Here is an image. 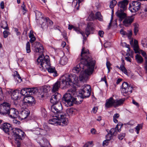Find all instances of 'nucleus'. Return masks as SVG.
Returning a JSON list of instances; mask_svg holds the SVG:
<instances>
[{
  "label": "nucleus",
  "mask_w": 147,
  "mask_h": 147,
  "mask_svg": "<svg viewBox=\"0 0 147 147\" xmlns=\"http://www.w3.org/2000/svg\"><path fill=\"white\" fill-rule=\"evenodd\" d=\"M24 103H27L29 105H32L35 103L33 97L31 96H26L24 99Z\"/></svg>",
  "instance_id": "dca6fc26"
},
{
  "label": "nucleus",
  "mask_w": 147,
  "mask_h": 147,
  "mask_svg": "<svg viewBox=\"0 0 147 147\" xmlns=\"http://www.w3.org/2000/svg\"><path fill=\"white\" fill-rule=\"evenodd\" d=\"M124 101V98L119 100H115L113 97H111L106 100L105 107L107 108H111L113 107L116 108L122 105Z\"/></svg>",
  "instance_id": "39448f33"
},
{
  "label": "nucleus",
  "mask_w": 147,
  "mask_h": 147,
  "mask_svg": "<svg viewBox=\"0 0 147 147\" xmlns=\"http://www.w3.org/2000/svg\"><path fill=\"white\" fill-rule=\"evenodd\" d=\"M142 7L140 2L134 1H132V5L129 7V9L131 12L136 13L140 9H142Z\"/></svg>",
  "instance_id": "9d476101"
},
{
  "label": "nucleus",
  "mask_w": 147,
  "mask_h": 147,
  "mask_svg": "<svg viewBox=\"0 0 147 147\" xmlns=\"http://www.w3.org/2000/svg\"><path fill=\"white\" fill-rule=\"evenodd\" d=\"M119 114L118 113H116L113 116V118H118L119 117Z\"/></svg>",
  "instance_id": "0e129e2a"
},
{
  "label": "nucleus",
  "mask_w": 147,
  "mask_h": 147,
  "mask_svg": "<svg viewBox=\"0 0 147 147\" xmlns=\"http://www.w3.org/2000/svg\"><path fill=\"white\" fill-rule=\"evenodd\" d=\"M89 51L85 50L83 47L81 52L80 63L72 69L73 72L78 73L81 71L79 76L80 81H86L88 79V76L92 73L95 61L90 57Z\"/></svg>",
  "instance_id": "f257e3e1"
},
{
  "label": "nucleus",
  "mask_w": 147,
  "mask_h": 147,
  "mask_svg": "<svg viewBox=\"0 0 147 147\" xmlns=\"http://www.w3.org/2000/svg\"><path fill=\"white\" fill-rule=\"evenodd\" d=\"M106 130L107 132H109L113 136L116 135L117 132H120L121 129H106Z\"/></svg>",
  "instance_id": "393cba45"
},
{
  "label": "nucleus",
  "mask_w": 147,
  "mask_h": 147,
  "mask_svg": "<svg viewBox=\"0 0 147 147\" xmlns=\"http://www.w3.org/2000/svg\"><path fill=\"white\" fill-rule=\"evenodd\" d=\"M98 34L100 37H102L103 36L104 32L102 30H100L98 32Z\"/></svg>",
  "instance_id": "3c124183"
},
{
  "label": "nucleus",
  "mask_w": 147,
  "mask_h": 147,
  "mask_svg": "<svg viewBox=\"0 0 147 147\" xmlns=\"http://www.w3.org/2000/svg\"><path fill=\"white\" fill-rule=\"evenodd\" d=\"M136 59L137 62L139 63H141L143 61V59L142 56L138 54L136 55Z\"/></svg>",
  "instance_id": "473e14b6"
},
{
  "label": "nucleus",
  "mask_w": 147,
  "mask_h": 147,
  "mask_svg": "<svg viewBox=\"0 0 147 147\" xmlns=\"http://www.w3.org/2000/svg\"><path fill=\"white\" fill-rule=\"evenodd\" d=\"M47 90L46 88H45L41 89L40 90V92H39L38 96L39 97L43 98L47 94Z\"/></svg>",
  "instance_id": "a878e982"
},
{
  "label": "nucleus",
  "mask_w": 147,
  "mask_h": 147,
  "mask_svg": "<svg viewBox=\"0 0 147 147\" xmlns=\"http://www.w3.org/2000/svg\"><path fill=\"white\" fill-rule=\"evenodd\" d=\"M60 82L59 81H57L53 85L52 92H55L57 91L60 88Z\"/></svg>",
  "instance_id": "4be33fe9"
},
{
  "label": "nucleus",
  "mask_w": 147,
  "mask_h": 147,
  "mask_svg": "<svg viewBox=\"0 0 147 147\" xmlns=\"http://www.w3.org/2000/svg\"><path fill=\"white\" fill-rule=\"evenodd\" d=\"M9 32L6 30H5L3 32V34L4 35V37L5 38H7L9 35Z\"/></svg>",
  "instance_id": "49530a36"
},
{
  "label": "nucleus",
  "mask_w": 147,
  "mask_h": 147,
  "mask_svg": "<svg viewBox=\"0 0 147 147\" xmlns=\"http://www.w3.org/2000/svg\"><path fill=\"white\" fill-rule=\"evenodd\" d=\"M106 65L107 69L111 68V64L109 61H107V62Z\"/></svg>",
  "instance_id": "bf43d9fd"
},
{
  "label": "nucleus",
  "mask_w": 147,
  "mask_h": 147,
  "mask_svg": "<svg viewBox=\"0 0 147 147\" xmlns=\"http://www.w3.org/2000/svg\"><path fill=\"white\" fill-rule=\"evenodd\" d=\"M90 131L92 134H95L96 133V129H91Z\"/></svg>",
  "instance_id": "338daca9"
},
{
  "label": "nucleus",
  "mask_w": 147,
  "mask_h": 147,
  "mask_svg": "<svg viewBox=\"0 0 147 147\" xmlns=\"http://www.w3.org/2000/svg\"><path fill=\"white\" fill-rule=\"evenodd\" d=\"M76 88L74 87L69 90L68 91V93H67L71 94V95L74 96V97H75L76 95Z\"/></svg>",
  "instance_id": "bb28decb"
},
{
  "label": "nucleus",
  "mask_w": 147,
  "mask_h": 147,
  "mask_svg": "<svg viewBox=\"0 0 147 147\" xmlns=\"http://www.w3.org/2000/svg\"><path fill=\"white\" fill-rule=\"evenodd\" d=\"M36 63L37 65H40V68L47 69L48 71L52 74L54 76H57V74L55 67L50 65L48 56L46 55L45 57L42 54L37 59Z\"/></svg>",
  "instance_id": "f03ea898"
},
{
  "label": "nucleus",
  "mask_w": 147,
  "mask_h": 147,
  "mask_svg": "<svg viewBox=\"0 0 147 147\" xmlns=\"http://www.w3.org/2000/svg\"><path fill=\"white\" fill-rule=\"evenodd\" d=\"M13 76L15 78L17 79L18 82H20L22 81V79L21 78V77L20 76L19 74L17 71H15L14 72Z\"/></svg>",
  "instance_id": "c756f323"
},
{
  "label": "nucleus",
  "mask_w": 147,
  "mask_h": 147,
  "mask_svg": "<svg viewBox=\"0 0 147 147\" xmlns=\"http://www.w3.org/2000/svg\"><path fill=\"white\" fill-rule=\"evenodd\" d=\"M20 91L16 90L12 91L11 93V98L14 100H16L19 98Z\"/></svg>",
  "instance_id": "aec40b11"
},
{
  "label": "nucleus",
  "mask_w": 147,
  "mask_h": 147,
  "mask_svg": "<svg viewBox=\"0 0 147 147\" xmlns=\"http://www.w3.org/2000/svg\"><path fill=\"white\" fill-rule=\"evenodd\" d=\"M28 88H24L21 90L20 94L23 96H26L29 93V91L28 90Z\"/></svg>",
  "instance_id": "2f4dec72"
},
{
  "label": "nucleus",
  "mask_w": 147,
  "mask_h": 147,
  "mask_svg": "<svg viewBox=\"0 0 147 147\" xmlns=\"http://www.w3.org/2000/svg\"><path fill=\"white\" fill-rule=\"evenodd\" d=\"M60 119H59L58 117H56V115L54 117H53V118L50 119L49 121V123L53 125H59V123L58 121H60V124L59 125H67L68 123V121H67V123L66 124L64 122H62L61 120Z\"/></svg>",
  "instance_id": "f8f14e48"
},
{
  "label": "nucleus",
  "mask_w": 147,
  "mask_h": 147,
  "mask_svg": "<svg viewBox=\"0 0 147 147\" xmlns=\"http://www.w3.org/2000/svg\"><path fill=\"white\" fill-rule=\"evenodd\" d=\"M109 142V141L107 140H105L103 142V146H107L108 145Z\"/></svg>",
  "instance_id": "09e8293b"
},
{
  "label": "nucleus",
  "mask_w": 147,
  "mask_h": 147,
  "mask_svg": "<svg viewBox=\"0 0 147 147\" xmlns=\"http://www.w3.org/2000/svg\"><path fill=\"white\" fill-rule=\"evenodd\" d=\"M14 134L12 136L15 138V142L17 145V147H20L21 145L20 141L24 138V133L21 129H14Z\"/></svg>",
  "instance_id": "423d86ee"
},
{
  "label": "nucleus",
  "mask_w": 147,
  "mask_h": 147,
  "mask_svg": "<svg viewBox=\"0 0 147 147\" xmlns=\"http://www.w3.org/2000/svg\"><path fill=\"white\" fill-rule=\"evenodd\" d=\"M10 109V105L9 103H3L0 106V114L3 115H7Z\"/></svg>",
  "instance_id": "9b49d317"
},
{
  "label": "nucleus",
  "mask_w": 147,
  "mask_h": 147,
  "mask_svg": "<svg viewBox=\"0 0 147 147\" xmlns=\"http://www.w3.org/2000/svg\"><path fill=\"white\" fill-rule=\"evenodd\" d=\"M112 136H113L110 134L109 132H108L106 136V140L110 141L111 139Z\"/></svg>",
  "instance_id": "a18cd8bd"
},
{
  "label": "nucleus",
  "mask_w": 147,
  "mask_h": 147,
  "mask_svg": "<svg viewBox=\"0 0 147 147\" xmlns=\"http://www.w3.org/2000/svg\"><path fill=\"white\" fill-rule=\"evenodd\" d=\"M123 44L124 45V46L128 48V50L129 51L130 50V46L129 45H127L126 44V43L125 42H124L123 43Z\"/></svg>",
  "instance_id": "e2e57ef3"
},
{
  "label": "nucleus",
  "mask_w": 147,
  "mask_h": 147,
  "mask_svg": "<svg viewBox=\"0 0 147 147\" xmlns=\"http://www.w3.org/2000/svg\"><path fill=\"white\" fill-rule=\"evenodd\" d=\"M30 38V42L31 43H33L36 40V38L35 36L31 37Z\"/></svg>",
  "instance_id": "6e6d98bb"
},
{
  "label": "nucleus",
  "mask_w": 147,
  "mask_h": 147,
  "mask_svg": "<svg viewBox=\"0 0 147 147\" xmlns=\"http://www.w3.org/2000/svg\"><path fill=\"white\" fill-rule=\"evenodd\" d=\"M93 143L92 141L88 142L82 147H92L93 145Z\"/></svg>",
  "instance_id": "a19ab883"
},
{
  "label": "nucleus",
  "mask_w": 147,
  "mask_h": 147,
  "mask_svg": "<svg viewBox=\"0 0 147 147\" xmlns=\"http://www.w3.org/2000/svg\"><path fill=\"white\" fill-rule=\"evenodd\" d=\"M94 29L93 27L88 24L85 31V33L87 36H88L90 33H92Z\"/></svg>",
  "instance_id": "b1692460"
},
{
  "label": "nucleus",
  "mask_w": 147,
  "mask_h": 147,
  "mask_svg": "<svg viewBox=\"0 0 147 147\" xmlns=\"http://www.w3.org/2000/svg\"><path fill=\"white\" fill-rule=\"evenodd\" d=\"M62 86L65 88L72 87L78 81V77L75 74H66L61 77Z\"/></svg>",
  "instance_id": "7ed1b4c3"
},
{
  "label": "nucleus",
  "mask_w": 147,
  "mask_h": 147,
  "mask_svg": "<svg viewBox=\"0 0 147 147\" xmlns=\"http://www.w3.org/2000/svg\"><path fill=\"white\" fill-rule=\"evenodd\" d=\"M63 101H64L67 103L70 106H72L74 103H80L77 98L72 96L71 94L66 93L65 94L62 98Z\"/></svg>",
  "instance_id": "0eeeda50"
},
{
  "label": "nucleus",
  "mask_w": 147,
  "mask_h": 147,
  "mask_svg": "<svg viewBox=\"0 0 147 147\" xmlns=\"http://www.w3.org/2000/svg\"><path fill=\"white\" fill-rule=\"evenodd\" d=\"M35 46V51L42 54L44 51V49L42 45L39 42H36L34 44Z\"/></svg>",
  "instance_id": "4468645a"
},
{
  "label": "nucleus",
  "mask_w": 147,
  "mask_h": 147,
  "mask_svg": "<svg viewBox=\"0 0 147 147\" xmlns=\"http://www.w3.org/2000/svg\"><path fill=\"white\" fill-rule=\"evenodd\" d=\"M67 61V58L65 57H62L60 60L59 63L62 65H65Z\"/></svg>",
  "instance_id": "7c9ffc66"
},
{
  "label": "nucleus",
  "mask_w": 147,
  "mask_h": 147,
  "mask_svg": "<svg viewBox=\"0 0 147 147\" xmlns=\"http://www.w3.org/2000/svg\"><path fill=\"white\" fill-rule=\"evenodd\" d=\"M91 87L89 85L86 84L82 86L80 92L82 98L89 97L91 94Z\"/></svg>",
  "instance_id": "1a4fd4ad"
},
{
  "label": "nucleus",
  "mask_w": 147,
  "mask_h": 147,
  "mask_svg": "<svg viewBox=\"0 0 147 147\" xmlns=\"http://www.w3.org/2000/svg\"><path fill=\"white\" fill-rule=\"evenodd\" d=\"M143 123H141L138 124L135 128V129H140L142 128L143 127Z\"/></svg>",
  "instance_id": "864d4df0"
},
{
  "label": "nucleus",
  "mask_w": 147,
  "mask_h": 147,
  "mask_svg": "<svg viewBox=\"0 0 147 147\" xmlns=\"http://www.w3.org/2000/svg\"><path fill=\"white\" fill-rule=\"evenodd\" d=\"M21 8H22V9L23 10L24 12V11H26V7L25 5L24 4V3H23V4L21 6Z\"/></svg>",
  "instance_id": "4d7b16f0"
},
{
  "label": "nucleus",
  "mask_w": 147,
  "mask_h": 147,
  "mask_svg": "<svg viewBox=\"0 0 147 147\" xmlns=\"http://www.w3.org/2000/svg\"><path fill=\"white\" fill-rule=\"evenodd\" d=\"M18 112L16 109L13 108H10L7 115L10 117L15 119L18 117Z\"/></svg>",
  "instance_id": "2eb2a0df"
},
{
  "label": "nucleus",
  "mask_w": 147,
  "mask_h": 147,
  "mask_svg": "<svg viewBox=\"0 0 147 147\" xmlns=\"http://www.w3.org/2000/svg\"><path fill=\"white\" fill-rule=\"evenodd\" d=\"M134 32L135 35H136L139 31V25L137 23H135L134 24Z\"/></svg>",
  "instance_id": "e433bc0d"
},
{
  "label": "nucleus",
  "mask_w": 147,
  "mask_h": 147,
  "mask_svg": "<svg viewBox=\"0 0 147 147\" xmlns=\"http://www.w3.org/2000/svg\"><path fill=\"white\" fill-rule=\"evenodd\" d=\"M134 18L132 16L126 18L123 20V23L126 26H128L133 22Z\"/></svg>",
  "instance_id": "f3484780"
},
{
  "label": "nucleus",
  "mask_w": 147,
  "mask_h": 147,
  "mask_svg": "<svg viewBox=\"0 0 147 147\" xmlns=\"http://www.w3.org/2000/svg\"><path fill=\"white\" fill-rule=\"evenodd\" d=\"M98 110V107H94L92 109V112L94 114H95L97 112V110Z\"/></svg>",
  "instance_id": "8fccbe9b"
},
{
  "label": "nucleus",
  "mask_w": 147,
  "mask_h": 147,
  "mask_svg": "<svg viewBox=\"0 0 147 147\" xmlns=\"http://www.w3.org/2000/svg\"><path fill=\"white\" fill-rule=\"evenodd\" d=\"M29 111L28 109L23 110L21 112L20 116L23 119H26L29 115Z\"/></svg>",
  "instance_id": "5701e85b"
},
{
  "label": "nucleus",
  "mask_w": 147,
  "mask_h": 147,
  "mask_svg": "<svg viewBox=\"0 0 147 147\" xmlns=\"http://www.w3.org/2000/svg\"><path fill=\"white\" fill-rule=\"evenodd\" d=\"M28 90L29 91V94H36L38 92V89L37 87L32 88H28Z\"/></svg>",
  "instance_id": "c85d7f7f"
},
{
  "label": "nucleus",
  "mask_w": 147,
  "mask_h": 147,
  "mask_svg": "<svg viewBox=\"0 0 147 147\" xmlns=\"http://www.w3.org/2000/svg\"><path fill=\"white\" fill-rule=\"evenodd\" d=\"M132 103L134 104L135 105L138 107L139 106V104L138 102H136L134 100H133Z\"/></svg>",
  "instance_id": "680f3d73"
},
{
  "label": "nucleus",
  "mask_w": 147,
  "mask_h": 147,
  "mask_svg": "<svg viewBox=\"0 0 147 147\" xmlns=\"http://www.w3.org/2000/svg\"><path fill=\"white\" fill-rule=\"evenodd\" d=\"M133 89L132 86L126 82H124L122 85L121 91L124 96H126L130 94L132 92Z\"/></svg>",
  "instance_id": "6e6552de"
},
{
  "label": "nucleus",
  "mask_w": 147,
  "mask_h": 147,
  "mask_svg": "<svg viewBox=\"0 0 147 147\" xmlns=\"http://www.w3.org/2000/svg\"><path fill=\"white\" fill-rule=\"evenodd\" d=\"M45 20L46 22H49L50 24H53V22L52 21L50 20L49 18H46L45 19Z\"/></svg>",
  "instance_id": "603ef678"
},
{
  "label": "nucleus",
  "mask_w": 147,
  "mask_h": 147,
  "mask_svg": "<svg viewBox=\"0 0 147 147\" xmlns=\"http://www.w3.org/2000/svg\"><path fill=\"white\" fill-rule=\"evenodd\" d=\"M26 49L27 53H29L31 52L30 45L29 42H28L26 43Z\"/></svg>",
  "instance_id": "37998d69"
},
{
  "label": "nucleus",
  "mask_w": 147,
  "mask_h": 147,
  "mask_svg": "<svg viewBox=\"0 0 147 147\" xmlns=\"http://www.w3.org/2000/svg\"><path fill=\"white\" fill-rule=\"evenodd\" d=\"M1 127L2 129H9L12 128V125L9 123L6 122L3 123Z\"/></svg>",
  "instance_id": "f704fd0d"
},
{
  "label": "nucleus",
  "mask_w": 147,
  "mask_h": 147,
  "mask_svg": "<svg viewBox=\"0 0 147 147\" xmlns=\"http://www.w3.org/2000/svg\"><path fill=\"white\" fill-rule=\"evenodd\" d=\"M0 6L1 8L2 9H3L4 8V3L3 1H2L0 4Z\"/></svg>",
  "instance_id": "774afa93"
},
{
  "label": "nucleus",
  "mask_w": 147,
  "mask_h": 147,
  "mask_svg": "<svg viewBox=\"0 0 147 147\" xmlns=\"http://www.w3.org/2000/svg\"><path fill=\"white\" fill-rule=\"evenodd\" d=\"M3 94L1 89V88H0V100H3Z\"/></svg>",
  "instance_id": "de8ad7c7"
},
{
  "label": "nucleus",
  "mask_w": 147,
  "mask_h": 147,
  "mask_svg": "<svg viewBox=\"0 0 147 147\" xmlns=\"http://www.w3.org/2000/svg\"><path fill=\"white\" fill-rule=\"evenodd\" d=\"M95 16L96 19H97L100 21L102 20V16L100 12H96L95 14Z\"/></svg>",
  "instance_id": "4c0bfd02"
},
{
  "label": "nucleus",
  "mask_w": 147,
  "mask_h": 147,
  "mask_svg": "<svg viewBox=\"0 0 147 147\" xmlns=\"http://www.w3.org/2000/svg\"><path fill=\"white\" fill-rule=\"evenodd\" d=\"M125 135V133L120 134L118 136V138L119 140H121L124 138Z\"/></svg>",
  "instance_id": "c03bdc74"
},
{
  "label": "nucleus",
  "mask_w": 147,
  "mask_h": 147,
  "mask_svg": "<svg viewBox=\"0 0 147 147\" xmlns=\"http://www.w3.org/2000/svg\"><path fill=\"white\" fill-rule=\"evenodd\" d=\"M3 131L5 133L7 134L8 135L10 136H12L13 134H14L13 133V131L14 129H2Z\"/></svg>",
  "instance_id": "c9c22d12"
},
{
  "label": "nucleus",
  "mask_w": 147,
  "mask_h": 147,
  "mask_svg": "<svg viewBox=\"0 0 147 147\" xmlns=\"http://www.w3.org/2000/svg\"><path fill=\"white\" fill-rule=\"evenodd\" d=\"M61 98V95L58 92H56L51 96L50 98V102L52 103L60 102V100Z\"/></svg>",
  "instance_id": "ddd939ff"
},
{
  "label": "nucleus",
  "mask_w": 147,
  "mask_h": 147,
  "mask_svg": "<svg viewBox=\"0 0 147 147\" xmlns=\"http://www.w3.org/2000/svg\"><path fill=\"white\" fill-rule=\"evenodd\" d=\"M116 67L121 70L126 75H128L127 70L123 65H121L120 67H119L118 66H117Z\"/></svg>",
  "instance_id": "72a5a7b5"
},
{
  "label": "nucleus",
  "mask_w": 147,
  "mask_h": 147,
  "mask_svg": "<svg viewBox=\"0 0 147 147\" xmlns=\"http://www.w3.org/2000/svg\"><path fill=\"white\" fill-rule=\"evenodd\" d=\"M129 123H128L127 124H125L123 125L121 122H119L115 129H121L122 127V126H125L124 127L125 128H129Z\"/></svg>",
  "instance_id": "cd10ccee"
},
{
  "label": "nucleus",
  "mask_w": 147,
  "mask_h": 147,
  "mask_svg": "<svg viewBox=\"0 0 147 147\" xmlns=\"http://www.w3.org/2000/svg\"><path fill=\"white\" fill-rule=\"evenodd\" d=\"M1 27L4 29H8L7 24V22L5 21H3L2 22Z\"/></svg>",
  "instance_id": "79ce46f5"
},
{
  "label": "nucleus",
  "mask_w": 147,
  "mask_h": 147,
  "mask_svg": "<svg viewBox=\"0 0 147 147\" xmlns=\"http://www.w3.org/2000/svg\"><path fill=\"white\" fill-rule=\"evenodd\" d=\"M126 35L128 36V38L130 39L131 38V36L132 35V31H130L128 34H126Z\"/></svg>",
  "instance_id": "13d9d810"
},
{
  "label": "nucleus",
  "mask_w": 147,
  "mask_h": 147,
  "mask_svg": "<svg viewBox=\"0 0 147 147\" xmlns=\"http://www.w3.org/2000/svg\"><path fill=\"white\" fill-rule=\"evenodd\" d=\"M74 111L73 109L72 108L67 109L66 110V113L69 116L73 114Z\"/></svg>",
  "instance_id": "58836bf2"
},
{
  "label": "nucleus",
  "mask_w": 147,
  "mask_h": 147,
  "mask_svg": "<svg viewBox=\"0 0 147 147\" xmlns=\"http://www.w3.org/2000/svg\"><path fill=\"white\" fill-rule=\"evenodd\" d=\"M29 37L30 38L34 36L33 33V31L32 30H30V33L28 35Z\"/></svg>",
  "instance_id": "5fc2aeb1"
},
{
  "label": "nucleus",
  "mask_w": 147,
  "mask_h": 147,
  "mask_svg": "<svg viewBox=\"0 0 147 147\" xmlns=\"http://www.w3.org/2000/svg\"><path fill=\"white\" fill-rule=\"evenodd\" d=\"M53 104L51 107V111L55 114L57 117L60 119L62 122L66 124L67 119L66 118V115L62 112V107L61 103L59 102Z\"/></svg>",
  "instance_id": "20e7f679"
},
{
  "label": "nucleus",
  "mask_w": 147,
  "mask_h": 147,
  "mask_svg": "<svg viewBox=\"0 0 147 147\" xmlns=\"http://www.w3.org/2000/svg\"><path fill=\"white\" fill-rule=\"evenodd\" d=\"M128 1L127 0H124L119 2L118 3L119 7L122 9L123 11L126 9V7L128 4Z\"/></svg>",
  "instance_id": "a211bd4d"
},
{
  "label": "nucleus",
  "mask_w": 147,
  "mask_h": 147,
  "mask_svg": "<svg viewBox=\"0 0 147 147\" xmlns=\"http://www.w3.org/2000/svg\"><path fill=\"white\" fill-rule=\"evenodd\" d=\"M141 53L143 57L146 58V54L145 52L143 51H141Z\"/></svg>",
  "instance_id": "69168bd1"
},
{
  "label": "nucleus",
  "mask_w": 147,
  "mask_h": 147,
  "mask_svg": "<svg viewBox=\"0 0 147 147\" xmlns=\"http://www.w3.org/2000/svg\"><path fill=\"white\" fill-rule=\"evenodd\" d=\"M120 33L123 35H126V32L125 31H124L123 30L121 29L120 31Z\"/></svg>",
  "instance_id": "052dcab7"
},
{
  "label": "nucleus",
  "mask_w": 147,
  "mask_h": 147,
  "mask_svg": "<svg viewBox=\"0 0 147 147\" xmlns=\"http://www.w3.org/2000/svg\"><path fill=\"white\" fill-rule=\"evenodd\" d=\"M117 16L119 18V20L121 21L123 19L125 18L126 17V14L123 12L122 9H120L117 13Z\"/></svg>",
  "instance_id": "6ab92c4d"
},
{
  "label": "nucleus",
  "mask_w": 147,
  "mask_h": 147,
  "mask_svg": "<svg viewBox=\"0 0 147 147\" xmlns=\"http://www.w3.org/2000/svg\"><path fill=\"white\" fill-rule=\"evenodd\" d=\"M68 29L69 30H71V29H73L74 30L76 31L78 33H80L84 37L85 36L84 32L81 31L80 29L77 27H76L73 25H71L70 24H69L68 25Z\"/></svg>",
  "instance_id": "412c9836"
},
{
  "label": "nucleus",
  "mask_w": 147,
  "mask_h": 147,
  "mask_svg": "<svg viewBox=\"0 0 147 147\" xmlns=\"http://www.w3.org/2000/svg\"><path fill=\"white\" fill-rule=\"evenodd\" d=\"M117 2L115 0H112L110 3V7L111 9L113 8Z\"/></svg>",
  "instance_id": "ea45409f"
}]
</instances>
